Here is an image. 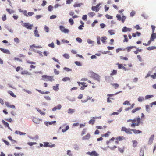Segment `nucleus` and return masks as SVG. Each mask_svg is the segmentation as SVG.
<instances>
[{
  "instance_id": "nucleus-1",
  "label": "nucleus",
  "mask_w": 156,
  "mask_h": 156,
  "mask_svg": "<svg viewBox=\"0 0 156 156\" xmlns=\"http://www.w3.org/2000/svg\"><path fill=\"white\" fill-rule=\"evenodd\" d=\"M91 77L98 81H100V76L98 74L92 72L91 73Z\"/></svg>"
},
{
  "instance_id": "nucleus-2",
  "label": "nucleus",
  "mask_w": 156,
  "mask_h": 156,
  "mask_svg": "<svg viewBox=\"0 0 156 156\" xmlns=\"http://www.w3.org/2000/svg\"><path fill=\"white\" fill-rule=\"evenodd\" d=\"M22 25L26 28L30 30H31L33 26V24H30L29 23H24L22 24Z\"/></svg>"
},
{
  "instance_id": "nucleus-3",
  "label": "nucleus",
  "mask_w": 156,
  "mask_h": 156,
  "mask_svg": "<svg viewBox=\"0 0 156 156\" xmlns=\"http://www.w3.org/2000/svg\"><path fill=\"white\" fill-rule=\"evenodd\" d=\"M59 28L61 31L64 33H68L69 31V29L65 28L62 25L60 26Z\"/></svg>"
},
{
  "instance_id": "nucleus-4",
  "label": "nucleus",
  "mask_w": 156,
  "mask_h": 156,
  "mask_svg": "<svg viewBox=\"0 0 156 156\" xmlns=\"http://www.w3.org/2000/svg\"><path fill=\"white\" fill-rule=\"evenodd\" d=\"M86 154L90 156H99V155L98 154L94 151H93L91 152H88L86 153Z\"/></svg>"
},
{
  "instance_id": "nucleus-5",
  "label": "nucleus",
  "mask_w": 156,
  "mask_h": 156,
  "mask_svg": "<svg viewBox=\"0 0 156 156\" xmlns=\"http://www.w3.org/2000/svg\"><path fill=\"white\" fill-rule=\"evenodd\" d=\"M77 83L79 86H80L81 85H82V86L80 87V88L81 90H83L87 86V85H85L86 83L85 82H77Z\"/></svg>"
},
{
  "instance_id": "nucleus-6",
  "label": "nucleus",
  "mask_w": 156,
  "mask_h": 156,
  "mask_svg": "<svg viewBox=\"0 0 156 156\" xmlns=\"http://www.w3.org/2000/svg\"><path fill=\"white\" fill-rule=\"evenodd\" d=\"M131 130L130 128L127 129L125 127H122V128L121 131H124L129 134H132V133L131 131Z\"/></svg>"
},
{
  "instance_id": "nucleus-7",
  "label": "nucleus",
  "mask_w": 156,
  "mask_h": 156,
  "mask_svg": "<svg viewBox=\"0 0 156 156\" xmlns=\"http://www.w3.org/2000/svg\"><path fill=\"white\" fill-rule=\"evenodd\" d=\"M154 135L153 134L151 135L149 138V140L148 142V144L150 145L153 143V140H154Z\"/></svg>"
},
{
  "instance_id": "nucleus-8",
  "label": "nucleus",
  "mask_w": 156,
  "mask_h": 156,
  "mask_svg": "<svg viewBox=\"0 0 156 156\" xmlns=\"http://www.w3.org/2000/svg\"><path fill=\"white\" fill-rule=\"evenodd\" d=\"M5 104L6 105L8 108H10L13 109H15V106L13 105H10L9 102H5Z\"/></svg>"
},
{
  "instance_id": "nucleus-9",
  "label": "nucleus",
  "mask_w": 156,
  "mask_h": 156,
  "mask_svg": "<svg viewBox=\"0 0 156 156\" xmlns=\"http://www.w3.org/2000/svg\"><path fill=\"white\" fill-rule=\"evenodd\" d=\"M73 148L76 151H79L80 149V146L77 143H75L73 145Z\"/></svg>"
},
{
  "instance_id": "nucleus-10",
  "label": "nucleus",
  "mask_w": 156,
  "mask_h": 156,
  "mask_svg": "<svg viewBox=\"0 0 156 156\" xmlns=\"http://www.w3.org/2000/svg\"><path fill=\"white\" fill-rule=\"evenodd\" d=\"M62 107V106L60 104H58L57 106L54 107L52 109V111H55L56 110H60Z\"/></svg>"
},
{
  "instance_id": "nucleus-11",
  "label": "nucleus",
  "mask_w": 156,
  "mask_h": 156,
  "mask_svg": "<svg viewBox=\"0 0 156 156\" xmlns=\"http://www.w3.org/2000/svg\"><path fill=\"white\" fill-rule=\"evenodd\" d=\"M156 38V34L154 33H152L150 37V40L151 41H153Z\"/></svg>"
},
{
  "instance_id": "nucleus-12",
  "label": "nucleus",
  "mask_w": 156,
  "mask_h": 156,
  "mask_svg": "<svg viewBox=\"0 0 156 156\" xmlns=\"http://www.w3.org/2000/svg\"><path fill=\"white\" fill-rule=\"evenodd\" d=\"M37 27H35V29L34 31V36L36 37H39L40 36L39 34H38V31L37 30Z\"/></svg>"
},
{
  "instance_id": "nucleus-13",
  "label": "nucleus",
  "mask_w": 156,
  "mask_h": 156,
  "mask_svg": "<svg viewBox=\"0 0 156 156\" xmlns=\"http://www.w3.org/2000/svg\"><path fill=\"white\" fill-rule=\"evenodd\" d=\"M56 122L55 121L51 122H44V124L47 126H48L49 125H51L55 123Z\"/></svg>"
},
{
  "instance_id": "nucleus-14",
  "label": "nucleus",
  "mask_w": 156,
  "mask_h": 156,
  "mask_svg": "<svg viewBox=\"0 0 156 156\" xmlns=\"http://www.w3.org/2000/svg\"><path fill=\"white\" fill-rule=\"evenodd\" d=\"M90 134L88 133L86 136H83L82 138V139L83 140H88L90 138Z\"/></svg>"
},
{
  "instance_id": "nucleus-15",
  "label": "nucleus",
  "mask_w": 156,
  "mask_h": 156,
  "mask_svg": "<svg viewBox=\"0 0 156 156\" xmlns=\"http://www.w3.org/2000/svg\"><path fill=\"white\" fill-rule=\"evenodd\" d=\"M97 118H98V117H92V119L89 121V124H94L95 122V119Z\"/></svg>"
},
{
  "instance_id": "nucleus-16",
  "label": "nucleus",
  "mask_w": 156,
  "mask_h": 156,
  "mask_svg": "<svg viewBox=\"0 0 156 156\" xmlns=\"http://www.w3.org/2000/svg\"><path fill=\"white\" fill-rule=\"evenodd\" d=\"M0 50L3 53L8 54H10V52L9 50L8 49H4L2 48H0Z\"/></svg>"
},
{
  "instance_id": "nucleus-17",
  "label": "nucleus",
  "mask_w": 156,
  "mask_h": 156,
  "mask_svg": "<svg viewBox=\"0 0 156 156\" xmlns=\"http://www.w3.org/2000/svg\"><path fill=\"white\" fill-rule=\"evenodd\" d=\"M33 122L36 124H39L40 123V121L39 119L34 118L32 119Z\"/></svg>"
},
{
  "instance_id": "nucleus-18",
  "label": "nucleus",
  "mask_w": 156,
  "mask_h": 156,
  "mask_svg": "<svg viewBox=\"0 0 156 156\" xmlns=\"http://www.w3.org/2000/svg\"><path fill=\"white\" fill-rule=\"evenodd\" d=\"M100 40L104 44H105L106 41V40L107 39V37L105 36H103L101 37H100Z\"/></svg>"
},
{
  "instance_id": "nucleus-19",
  "label": "nucleus",
  "mask_w": 156,
  "mask_h": 156,
  "mask_svg": "<svg viewBox=\"0 0 156 156\" xmlns=\"http://www.w3.org/2000/svg\"><path fill=\"white\" fill-rule=\"evenodd\" d=\"M53 76H48L47 80H45L44 79H43L42 80L45 81H52L54 80L53 78Z\"/></svg>"
},
{
  "instance_id": "nucleus-20",
  "label": "nucleus",
  "mask_w": 156,
  "mask_h": 156,
  "mask_svg": "<svg viewBox=\"0 0 156 156\" xmlns=\"http://www.w3.org/2000/svg\"><path fill=\"white\" fill-rule=\"evenodd\" d=\"M67 111L68 114H72L75 112V110L69 108L67 110Z\"/></svg>"
},
{
  "instance_id": "nucleus-21",
  "label": "nucleus",
  "mask_w": 156,
  "mask_h": 156,
  "mask_svg": "<svg viewBox=\"0 0 156 156\" xmlns=\"http://www.w3.org/2000/svg\"><path fill=\"white\" fill-rule=\"evenodd\" d=\"M35 90L39 92L41 94H48L50 93V92L48 91H47L44 92L43 91H42L41 90H38V89H35Z\"/></svg>"
},
{
  "instance_id": "nucleus-22",
  "label": "nucleus",
  "mask_w": 156,
  "mask_h": 156,
  "mask_svg": "<svg viewBox=\"0 0 156 156\" xmlns=\"http://www.w3.org/2000/svg\"><path fill=\"white\" fill-rule=\"evenodd\" d=\"M131 130L133 131L134 133L136 134H138L142 133V131L139 130L132 129Z\"/></svg>"
},
{
  "instance_id": "nucleus-23",
  "label": "nucleus",
  "mask_w": 156,
  "mask_h": 156,
  "mask_svg": "<svg viewBox=\"0 0 156 156\" xmlns=\"http://www.w3.org/2000/svg\"><path fill=\"white\" fill-rule=\"evenodd\" d=\"M59 84H57L56 85V86H53L52 87L53 89L55 91H57L59 89Z\"/></svg>"
},
{
  "instance_id": "nucleus-24",
  "label": "nucleus",
  "mask_w": 156,
  "mask_h": 156,
  "mask_svg": "<svg viewBox=\"0 0 156 156\" xmlns=\"http://www.w3.org/2000/svg\"><path fill=\"white\" fill-rule=\"evenodd\" d=\"M62 80L65 82H67V81H69L70 82V79L68 77H65L62 79Z\"/></svg>"
},
{
  "instance_id": "nucleus-25",
  "label": "nucleus",
  "mask_w": 156,
  "mask_h": 156,
  "mask_svg": "<svg viewBox=\"0 0 156 156\" xmlns=\"http://www.w3.org/2000/svg\"><path fill=\"white\" fill-rule=\"evenodd\" d=\"M132 142L133 143V147H135L137 146L138 142L136 140H134L132 141Z\"/></svg>"
},
{
  "instance_id": "nucleus-26",
  "label": "nucleus",
  "mask_w": 156,
  "mask_h": 156,
  "mask_svg": "<svg viewBox=\"0 0 156 156\" xmlns=\"http://www.w3.org/2000/svg\"><path fill=\"white\" fill-rule=\"evenodd\" d=\"M125 138L123 136H120L118 137H117L116 138V139L117 140H118L119 141H121L123 140Z\"/></svg>"
},
{
  "instance_id": "nucleus-27",
  "label": "nucleus",
  "mask_w": 156,
  "mask_h": 156,
  "mask_svg": "<svg viewBox=\"0 0 156 156\" xmlns=\"http://www.w3.org/2000/svg\"><path fill=\"white\" fill-rule=\"evenodd\" d=\"M66 98L68 100L72 102L76 100V99L75 98H70L68 96H67Z\"/></svg>"
},
{
  "instance_id": "nucleus-28",
  "label": "nucleus",
  "mask_w": 156,
  "mask_h": 156,
  "mask_svg": "<svg viewBox=\"0 0 156 156\" xmlns=\"http://www.w3.org/2000/svg\"><path fill=\"white\" fill-rule=\"evenodd\" d=\"M154 97L153 95H146L145 97V100H147L151 98Z\"/></svg>"
},
{
  "instance_id": "nucleus-29",
  "label": "nucleus",
  "mask_w": 156,
  "mask_h": 156,
  "mask_svg": "<svg viewBox=\"0 0 156 156\" xmlns=\"http://www.w3.org/2000/svg\"><path fill=\"white\" fill-rule=\"evenodd\" d=\"M144 100V98L142 96H139L138 98V101L139 102H142Z\"/></svg>"
},
{
  "instance_id": "nucleus-30",
  "label": "nucleus",
  "mask_w": 156,
  "mask_h": 156,
  "mask_svg": "<svg viewBox=\"0 0 156 156\" xmlns=\"http://www.w3.org/2000/svg\"><path fill=\"white\" fill-rule=\"evenodd\" d=\"M117 73V70H112L111 73L110 74L111 76H113L116 75Z\"/></svg>"
},
{
  "instance_id": "nucleus-31",
  "label": "nucleus",
  "mask_w": 156,
  "mask_h": 156,
  "mask_svg": "<svg viewBox=\"0 0 156 156\" xmlns=\"http://www.w3.org/2000/svg\"><path fill=\"white\" fill-rule=\"evenodd\" d=\"M83 5V3H75L74 4L73 6L74 7H80L81 5Z\"/></svg>"
},
{
  "instance_id": "nucleus-32",
  "label": "nucleus",
  "mask_w": 156,
  "mask_h": 156,
  "mask_svg": "<svg viewBox=\"0 0 156 156\" xmlns=\"http://www.w3.org/2000/svg\"><path fill=\"white\" fill-rule=\"evenodd\" d=\"M135 105V104L134 103H133L132 104L131 106L130 107H128V108H126L125 109V110L126 111H128L130 109H132L134 107V105Z\"/></svg>"
},
{
  "instance_id": "nucleus-33",
  "label": "nucleus",
  "mask_w": 156,
  "mask_h": 156,
  "mask_svg": "<svg viewBox=\"0 0 156 156\" xmlns=\"http://www.w3.org/2000/svg\"><path fill=\"white\" fill-rule=\"evenodd\" d=\"M35 109L37 110V111L40 113L41 115H44L45 113L44 112H43L41 111L38 108H36Z\"/></svg>"
},
{
  "instance_id": "nucleus-34",
  "label": "nucleus",
  "mask_w": 156,
  "mask_h": 156,
  "mask_svg": "<svg viewBox=\"0 0 156 156\" xmlns=\"http://www.w3.org/2000/svg\"><path fill=\"white\" fill-rule=\"evenodd\" d=\"M141 109V108L140 107H137L135 109H133L132 111V113H134L136 111L139 110Z\"/></svg>"
},
{
  "instance_id": "nucleus-35",
  "label": "nucleus",
  "mask_w": 156,
  "mask_h": 156,
  "mask_svg": "<svg viewBox=\"0 0 156 156\" xmlns=\"http://www.w3.org/2000/svg\"><path fill=\"white\" fill-rule=\"evenodd\" d=\"M87 43L89 44H91L93 45L94 43V41L90 40V39H88L87 40Z\"/></svg>"
},
{
  "instance_id": "nucleus-36",
  "label": "nucleus",
  "mask_w": 156,
  "mask_h": 156,
  "mask_svg": "<svg viewBox=\"0 0 156 156\" xmlns=\"http://www.w3.org/2000/svg\"><path fill=\"white\" fill-rule=\"evenodd\" d=\"M110 133V132L109 131H108L106 133L104 134H102L101 136H105V137H108Z\"/></svg>"
},
{
  "instance_id": "nucleus-37",
  "label": "nucleus",
  "mask_w": 156,
  "mask_h": 156,
  "mask_svg": "<svg viewBox=\"0 0 156 156\" xmlns=\"http://www.w3.org/2000/svg\"><path fill=\"white\" fill-rule=\"evenodd\" d=\"M2 122L5 127L9 126V125L7 122H5L3 119L2 120Z\"/></svg>"
},
{
  "instance_id": "nucleus-38",
  "label": "nucleus",
  "mask_w": 156,
  "mask_h": 156,
  "mask_svg": "<svg viewBox=\"0 0 156 156\" xmlns=\"http://www.w3.org/2000/svg\"><path fill=\"white\" fill-rule=\"evenodd\" d=\"M88 16L90 17H93L95 15V14L93 12H89L88 14Z\"/></svg>"
},
{
  "instance_id": "nucleus-39",
  "label": "nucleus",
  "mask_w": 156,
  "mask_h": 156,
  "mask_svg": "<svg viewBox=\"0 0 156 156\" xmlns=\"http://www.w3.org/2000/svg\"><path fill=\"white\" fill-rule=\"evenodd\" d=\"M146 110L147 112H150V108H149V106L148 105H145Z\"/></svg>"
},
{
  "instance_id": "nucleus-40",
  "label": "nucleus",
  "mask_w": 156,
  "mask_h": 156,
  "mask_svg": "<svg viewBox=\"0 0 156 156\" xmlns=\"http://www.w3.org/2000/svg\"><path fill=\"white\" fill-rule=\"evenodd\" d=\"M147 49L149 51H151L152 50L156 49V47L155 46H151L147 48Z\"/></svg>"
},
{
  "instance_id": "nucleus-41",
  "label": "nucleus",
  "mask_w": 156,
  "mask_h": 156,
  "mask_svg": "<svg viewBox=\"0 0 156 156\" xmlns=\"http://www.w3.org/2000/svg\"><path fill=\"white\" fill-rule=\"evenodd\" d=\"M108 32L111 35H114L115 34L114 30H108Z\"/></svg>"
},
{
  "instance_id": "nucleus-42",
  "label": "nucleus",
  "mask_w": 156,
  "mask_h": 156,
  "mask_svg": "<svg viewBox=\"0 0 156 156\" xmlns=\"http://www.w3.org/2000/svg\"><path fill=\"white\" fill-rule=\"evenodd\" d=\"M144 149H142V148H141L140 153V156H144Z\"/></svg>"
},
{
  "instance_id": "nucleus-43",
  "label": "nucleus",
  "mask_w": 156,
  "mask_h": 156,
  "mask_svg": "<svg viewBox=\"0 0 156 156\" xmlns=\"http://www.w3.org/2000/svg\"><path fill=\"white\" fill-rule=\"evenodd\" d=\"M67 154L69 156H72L73 155L71 151L70 150H68L67 151Z\"/></svg>"
},
{
  "instance_id": "nucleus-44",
  "label": "nucleus",
  "mask_w": 156,
  "mask_h": 156,
  "mask_svg": "<svg viewBox=\"0 0 156 156\" xmlns=\"http://www.w3.org/2000/svg\"><path fill=\"white\" fill-rule=\"evenodd\" d=\"M97 43L99 45L101 44V42H100V37L99 36H98L97 37Z\"/></svg>"
},
{
  "instance_id": "nucleus-45",
  "label": "nucleus",
  "mask_w": 156,
  "mask_h": 156,
  "mask_svg": "<svg viewBox=\"0 0 156 156\" xmlns=\"http://www.w3.org/2000/svg\"><path fill=\"white\" fill-rule=\"evenodd\" d=\"M111 85L114 87L115 89L119 87V85L116 83L111 84Z\"/></svg>"
},
{
  "instance_id": "nucleus-46",
  "label": "nucleus",
  "mask_w": 156,
  "mask_h": 156,
  "mask_svg": "<svg viewBox=\"0 0 156 156\" xmlns=\"http://www.w3.org/2000/svg\"><path fill=\"white\" fill-rule=\"evenodd\" d=\"M140 117L139 116H138L137 117V123H135L136 125V126H138L139 125L140 122Z\"/></svg>"
},
{
  "instance_id": "nucleus-47",
  "label": "nucleus",
  "mask_w": 156,
  "mask_h": 156,
  "mask_svg": "<svg viewBox=\"0 0 156 156\" xmlns=\"http://www.w3.org/2000/svg\"><path fill=\"white\" fill-rule=\"evenodd\" d=\"M8 93L10 94L11 96L15 98L16 97V96L13 93L12 91H9L8 92Z\"/></svg>"
},
{
  "instance_id": "nucleus-48",
  "label": "nucleus",
  "mask_w": 156,
  "mask_h": 156,
  "mask_svg": "<svg viewBox=\"0 0 156 156\" xmlns=\"http://www.w3.org/2000/svg\"><path fill=\"white\" fill-rule=\"evenodd\" d=\"M5 28L7 29L8 30L10 33H13V30L10 28H9L8 26H5Z\"/></svg>"
},
{
  "instance_id": "nucleus-49",
  "label": "nucleus",
  "mask_w": 156,
  "mask_h": 156,
  "mask_svg": "<svg viewBox=\"0 0 156 156\" xmlns=\"http://www.w3.org/2000/svg\"><path fill=\"white\" fill-rule=\"evenodd\" d=\"M14 154L15 156H19L20 155L23 156L24 155V154L22 153H14Z\"/></svg>"
},
{
  "instance_id": "nucleus-50",
  "label": "nucleus",
  "mask_w": 156,
  "mask_h": 156,
  "mask_svg": "<svg viewBox=\"0 0 156 156\" xmlns=\"http://www.w3.org/2000/svg\"><path fill=\"white\" fill-rule=\"evenodd\" d=\"M111 78V77L109 76H107L105 77V80L107 82L109 83L110 82V80Z\"/></svg>"
},
{
  "instance_id": "nucleus-51",
  "label": "nucleus",
  "mask_w": 156,
  "mask_h": 156,
  "mask_svg": "<svg viewBox=\"0 0 156 156\" xmlns=\"http://www.w3.org/2000/svg\"><path fill=\"white\" fill-rule=\"evenodd\" d=\"M53 7L52 5H50L48 6V11L50 12L52 11L53 10Z\"/></svg>"
},
{
  "instance_id": "nucleus-52",
  "label": "nucleus",
  "mask_w": 156,
  "mask_h": 156,
  "mask_svg": "<svg viewBox=\"0 0 156 156\" xmlns=\"http://www.w3.org/2000/svg\"><path fill=\"white\" fill-rule=\"evenodd\" d=\"M116 65H118L119 69H122V67L123 66V64H119V63H117Z\"/></svg>"
},
{
  "instance_id": "nucleus-53",
  "label": "nucleus",
  "mask_w": 156,
  "mask_h": 156,
  "mask_svg": "<svg viewBox=\"0 0 156 156\" xmlns=\"http://www.w3.org/2000/svg\"><path fill=\"white\" fill-rule=\"evenodd\" d=\"M14 41L16 43L18 44L20 42V41L18 38L16 37L14 39Z\"/></svg>"
},
{
  "instance_id": "nucleus-54",
  "label": "nucleus",
  "mask_w": 156,
  "mask_h": 156,
  "mask_svg": "<svg viewBox=\"0 0 156 156\" xmlns=\"http://www.w3.org/2000/svg\"><path fill=\"white\" fill-rule=\"evenodd\" d=\"M63 56L66 58L69 59V58L70 56L69 54H65L63 55Z\"/></svg>"
},
{
  "instance_id": "nucleus-55",
  "label": "nucleus",
  "mask_w": 156,
  "mask_h": 156,
  "mask_svg": "<svg viewBox=\"0 0 156 156\" xmlns=\"http://www.w3.org/2000/svg\"><path fill=\"white\" fill-rule=\"evenodd\" d=\"M44 28L46 32L48 33L49 32V28L46 25L44 26Z\"/></svg>"
},
{
  "instance_id": "nucleus-56",
  "label": "nucleus",
  "mask_w": 156,
  "mask_h": 156,
  "mask_svg": "<svg viewBox=\"0 0 156 156\" xmlns=\"http://www.w3.org/2000/svg\"><path fill=\"white\" fill-rule=\"evenodd\" d=\"M6 10L9 13V14H11L14 12V11L12 10H11L9 9H6Z\"/></svg>"
},
{
  "instance_id": "nucleus-57",
  "label": "nucleus",
  "mask_w": 156,
  "mask_h": 156,
  "mask_svg": "<svg viewBox=\"0 0 156 156\" xmlns=\"http://www.w3.org/2000/svg\"><path fill=\"white\" fill-rule=\"evenodd\" d=\"M69 22L71 25H73L74 24V21L73 20L72 18H70L69 19Z\"/></svg>"
},
{
  "instance_id": "nucleus-58",
  "label": "nucleus",
  "mask_w": 156,
  "mask_h": 156,
  "mask_svg": "<svg viewBox=\"0 0 156 156\" xmlns=\"http://www.w3.org/2000/svg\"><path fill=\"white\" fill-rule=\"evenodd\" d=\"M116 17L117 18V19L119 21H121L122 17L119 14H117L116 15Z\"/></svg>"
},
{
  "instance_id": "nucleus-59",
  "label": "nucleus",
  "mask_w": 156,
  "mask_h": 156,
  "mask_svg": "<svg viewBox=\"0 0 156 156\" xmlns=\"http://www.w3.org/2000/svg\"><path fill=\"white\" fill-rule=\"evenodd\" d=\"M105 17L108 19H112L113 18V16H112L109 15L107 14L105 15Z\"/></svg>"
},
{
  "instance_id": "nucleus-60",
  "label": "nucleus",
  "mask_w": 156,
  "mask_h": 156,
  "mask_svg": "<svg viewBox=\"0 0 156 156\" xmlns=\"http://www.w3.org/2000/svg\"><path fill=\"white\" fill-rule=\"evenodd\" d=\"M44 145L43 146L44 147H47L49 146V143L48 142H44Z\"/></svg>"
},
{
  "instance_id": "nucleus-61",
  "label": "nucleus",
  "mask_w": 156,
  "mask_h": 156,
  "mask_svg": "<svg viewBox=\"0 0 156 156\" xmlns=\"http://www.w3.org/2000/svg\"><path fill=\"white\" fill-rule=\"evenodd\" d=\"M123 105H131V104L129 103V102L127 100L126 101H124L123 103Z\"/></svg>"
},
{
  "instance_id": "nucleus-62",
  "label": "nucleus",
  "mask_w": 156,
  "mask_h": 156,
  "mask_svg": "<svg viewBox=\"0 0 156 156\" xmlns=\"http://www.w3.org/2000/svg\"><path fill=\"white\" fill-rule=\"evenodd\" d=\"M64 70L67 72L72 71V69H71L66 67H64Z\"/></svg>"
},
{
  "instance_id": "nucleus-63",
  "label": "nucleus",
  "mask_w": 156,
  "mask_h": 156,
  "mask_svg": "<svg viewBox=\"0 0 156 156\" xmlns=\"http://www.w3.org/2000/svg\"><path fill=\"white\" fill-rule=\"evenodd\" d=\"M76 41L79 43H81L82 42V40L80 37H77L76 38Z\"/></svg>"
},
{
  "instance_id": "nucleus-64",
  "label": "nucleus",
  "mask_w": 156,
  "mask_h": 156,
  "mask_svg": "<svg viewBox=\"0 0 156 156\" xmlns=\"http://www.w3.org/2000/svg\"><path fill=\"white\" fill-rule=\"evenodd\" d=\"M74 63L77 66H82V64L79 62L78 61H76L74 62Z\"/></svg>"
}]
</instances>
